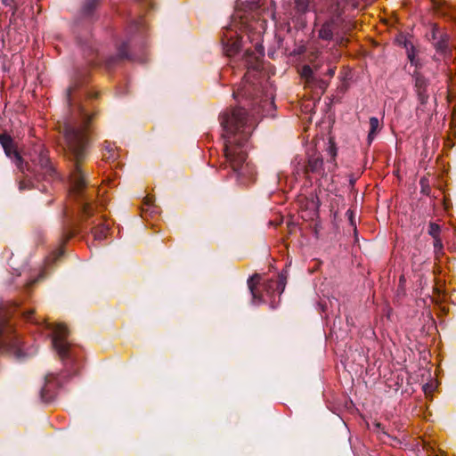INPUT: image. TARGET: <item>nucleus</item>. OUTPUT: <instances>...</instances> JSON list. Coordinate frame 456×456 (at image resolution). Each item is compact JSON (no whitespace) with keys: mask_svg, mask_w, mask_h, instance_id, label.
I'll use <instances>...</instances> for the list:
<instances>
[{"mask_svg":"<svg viewBox=\"0 0 456 456\" xmlns=\"http://www.w3.org/2000/svg\"><path fill=\"white\" fill-rule=\"evenodd\" d=\"M263 56L264 47L259 44L254 51H246L243 63L248 70L238 90L233 92L236 100H251V114L244 108H237L221 116L226 164L240 185H248L256 179L255 167L247 155V142L256 122L255 115L272 116L274 110L272 86L264 80L261 71Z\"/></svg>","mask_w":456,"mask_h":456,"instance_id":"1","label":"nucleus"},{"mask_svg":"<svg viewBox=\"0 0 456 456\" xmlns=\"http://www.w3.org/2000/svg\"><path fill=\"white\" fill-rule=\"evenodd\" d=\"M92 115L83 106H76L70 116L63 123V135L66 151L73 161L69 175L70 194L79 201V208L86 217L93 215L92 198L85 191V175L79 162L86 158L88 145L87 128Z\"/></svg>","mask_w":456,"mask_h":456,"instance_id":"2","label":"nucleus"},{"mask_svg":"<svg viewBox=\"0 0 456 456\" xmlns=\"http://www.w3.org/2000/svg\"><path fill=\"white\" fill-rule=\"evenodd\" d=\"M360 0H326L325 4L317 6L314 4L315 12V25H321L318 32L319 38L330 41L334 35L338 33L342 25V12L344 8L348 5L352 8L358 7Z\"/></svg>","mask_w":456,"mask_h":456,"instance_id":"3","label":"nucleus"},{"mask_svg":"<svg viewBox=\"0 0 456 456\" xmlns=\"http://www.w3.org/2000/svg\"><path fill=\"white\" fill-rule=\"evenodd\" d=\"M34 311H28L23 313L24 317L28 321L34 322L42 331H47L45 336L51 338L52 346L58 353L67 368H71L76 363L77 358V349L73 346L68 340L69 335L68 329L62 324H51L34 317Z\"/></svg>","mask_w":456,"mask_h":456,"instance_id":"4","label":"nucleus"},{"mask_svg":"<svg viewBox=\"0 0 456 456\" xmlns=\"http://www.w3.org/2000/svg\"><path fill=\"white\" fill-rule=\"evenodd\" d=\"M8 309L5 303H0V354H12L16 359H22L33 353H24L21 343L7 321Z\"/></svg>","mask_w":456,"mask_h":456,"instance_id":"5","label":"nucleus"},{"mask_svg":"<svg viewBox=\"0 0 456 456\" xmlns=\"http://www.w3.org/2000/svg\"><path fill=\"white\" fill-rule=\"evenodd\" d=\"M330 159L327 161L326 166L319 153H314L308 158L307 165L304 167V174L308 175L310 173L318 177H323L327 172H332L336 167L335 157L337 155L336 149L330 145L329 147Z\"/></svg>","mask_w":456,"mask_h":456,"instance_id":"6","label":"nucleus"},{"mask_svg":"<svg viewBox=\"0 0 456 456\" xmlns=\"http://www.w3.org/2000/svg\"><path fill=\"white\" fill-rule=\"evenodd\" d=\"M221 40L224 52L228 57H232L238 53L240 46V40L233 25H230L224 28Z\"/></svg>","mask_w":456,"mask_h":456,"instance_id":"7","label":"nucleus"},{"mask_svg":"<svg viewBox=\"0 0 456 456\" xmlns=\"http://www.w3.org/2000/svg\"><path fill=\"white\" fill-rule=\"evenodd\" d=\"M33 162L39 167L37 175H42L43 179L50 181L54 178L56 172L50 163L46 155L40 151L37 159H31Z\"/></svg>","mask_w":456,"mask_h":456,"instance_id":"8","label":"nucleus"},{"mask_svg":"<svg viewBox=\"0 0 456 456\" xmlns=\"http://www.w3.org/2000/svg\"><path fill=\"white\" fill-rule=\"evenodd\" d=\"M0 143L4 150L7 157L13 158L17 167L23 171L22 159L17 150L14 148L13 142L9 135L0 134Z\"/></svg>","mask_w":456,"mask_h":456,"instance_id":"9","label":"nucleus"},{"mask_svg":"<svg viewBox=\"0 0 456 456\" xmlns=\"http://www.w3.org/2000/svg\"><path fill=\"white\" fill-rule=\"evenodd\" d=\"M432 39L436 40L435 47L440 53H446L448 52V41L449 36L439 30L436 26H434L432 29Z\"/></svg>","mask_w":456,"mask_h":456,"instance_id":"10","label":"nucleus"},{"mask_svg":"<svg viewBox=\"0 0 456 456\" xmlns=\"http://www.w3.org/2000/svg\"><path fill=\"white\" fill-rule=\"evenodd\" d=\"M59 385V379L54 374H48L45 377V386L42 387L40 395L41 399L45 402L52 398V389Z\"/></svg>","mask_w":456,"mask_h":456,"instance_id":"11","label":"nucleus"},{"mask_svg":"<svg viewBox=\"0 0 456 456\" xmlns=\"http://www.w3.org/2000/svg\"><path fill=\"white\" fill-rule=\"evenodd\" d=\"M428 86L427 79L420 74L415 75V87L417 90L419 100L421 103H425L428 95L427 94L426 88Z\"/></svg>","mask_w":456,"mask_h":456,"instance_id":"12","label":"nucleus"},{"mask_svg":"<svg viewBox=\"0 0 456 456\" xmlns=\"http://www.w3.org/2000/svg\"><path fill=\"white\" fill-rule=\"evenodd\" d=\"M286 277L283 274L280 275L278 281H269L265 284V289L267 295H271L275 290L278 291L279 294H281L285 289Z\"/></svg>","mask_w":456,"mask_h":456,"instance_id":"13","label":"nucleus"},{"mask_svg":"<svg viewBox=\"0 0 456 456\" xmlns=\"http://www.w3.org/2000/svg\"><path fill=\"white\" fill-rule=\"evenodd\" d=\"M261 280V277L259 274L256 273L253 276H251L248 280V286L252 295V303L254 305H259L263 302L262 296L258 295L256 292V285L259 283Z\"/></svg>","mask_w":456,"mask_h":456,"instance_id":"14","label":"nucleus"},{"mask_svg":"<svg viewBox=\"0 0 456 456\" xmlns=\"http://www.w3.org/2000/svg\"><path fill=\"white\" fill-rule=\"evenodd\" d=\"M108 224H99L93 228L92 233L95 240H103L107 238L109 232Z\"/></svg>","mask_w":456,"mask_h":456,"instance_id":"15","label":"nucleus"},{"mask_svg":"<svg viewBox=\"0 0 456 456\" xmlns=\"http://www.w3.org/2000/svg\"><path fill=\"white\" fill-rule=\"evenodd\" d=\"M405 48H406V52H407V57H408L411 64L415 66L416 68L419 67L420 63L417 57V50L415 49L413 45L406 42Z\"/></svg>","mask_w":456,"mask_h":456,"instance_id":"16","label":"nucleus"},{"mask_svg":"<svg viewBox=\"0 0 456 456\" xmlns=\"http://www.w3.org/2000/svg\"><path fill=\"white\" fill-rule=\"evenodd\" d=\"M379 131V120L376 117H371L370 118V131L368 134V142L371 143L374 140L377 133Z\"/></svg>","mask_w":456,"mask_h":456,"instance_id":"17","label":"nucleus"},{"mask_svg":"<svg viewBox=\"0 0 456 456\" xmlns=\"http://www.w3.org/2000/svg\"><path fill=\"white\" fill-rule=\"evenodd\" d=\"M294 4L297 13L302 14L308 11L309 0H294Z\"/></svg>","mask_w":456,"mask_h":456,"instance_id":"18","label":"nucleus"},{"mask_svg":"<svg viewBox=\"0 0 456 456\" xmlns=\"http://www.w3.org/2000/svg\"><path fill=\"white\" fill-rule=\"evenodd\" d=\"M98 4V0H85L83 5V12L85 14H90L91 12L96 7Z\"/></svg>","mask_w":456,"mask_h":456,"instance_id":"19","label":"nucleus"},{"mask_svg":"<svg viewBox=\"0 0 456 456\" xmlns=\"http://www.w3.org/2000/svg\"><path fill=\"white\" fill-rule=\"evenodd\" d=\"M104 151L103 159L106 160L115 159L117 158V153L110 144L106 145Z\"/></svg>","mask_w":456,"mask_h":456,"instance_id":"20","label":"nucleus"},{"mask_svg":"<svg viewBox=\"0 0 456 456\" xmlns=\"http://www.w3.org/2000/svg\"><path fill=\"white\" fill-rule=\"evenodd\" d=\"M434 252L436 256L438 258L441 255H443V242L442 240L439 239H434Z\"/></svg>","mask_w":456,"mask_h":456,"instance_id":"21","label":"nucleus"},{"mask_svg":"<svg viewBox=\"0 0 456 456\" xmlns=\"http://www.w3.org/2000/svg\"><path fill=\"white\" fill-rule=\"evenodd\" d=\"M440 226L435 223H430L428 227V233L434 239H439Z\"/></svg>","mask_w":456,"mask_h":456,"instance_id":"22","label":"nucleus"},{"mask_svg":"<svg viewBox=\"0 0 456 456\" xmlns=\"http://www.w3.org/2000/svg\"><path fill=\"white\" fill-rule=\"evenodd\" d=\"M301 76L305 77L307 82H310V80L313 78L314 72L309 66L305 65L302 68Z\"/></svg>","mask_w":456,"mask_h":456,"instance_id":"23","label":"nucleus"},{"mask_svg":"<svg viewBox=\"0 0 456 456\" xmlns=\"http://www.w3.org/2000/svg\"><path fill=\"white\" fill-rule=\"evenodd\" d=\"M118 57L128 58V54L126 52V44L124 43L118 47Z\"/></svg>","mask_w":456,"mask_h":456,"instance_id":"24","label":"nucleus"},{"mask_svg":"<svg viewBox=\"0 0 456 456\" xmlns=\"http://www.w3.org/2000/svg\"><path fill=\"white\" fill-rule=\"evenodd\" d=\"M432 390H433V387H432V385L425 384V385L423 386V391H424V393H425L426 395L430 394V393L432 392Z\"/></svg>","mask_w":456,"mask_h":456,"instance_id":"25","label":"nucleus"},{"mask_svg":"<svg viewBox=\"0 0 456 456\" xmlns=\"http://www.w3.org/2000/svg\"><path fill=\"white\" fill-rule=\"evenodd\" d=\"M73 91H74V88L72 86L69 87V89H68V101L69 102H71V95H72Z\"/></svg>","mask_w":456,"mask_h":456,"instance_id":"26","label":"nucleus"},{"mask_svg":"<svg viewBox=\"0 0 456 456\" xmlns=\"http://www.w3.org/2000/svg\"><path fill=\"white\" fill-rule=\"evenodd\" d=\"M334 74H335V69H329L328 75L332 77Z\"/></svg>","mask_w":456,"mask_h":456,"instance_id":"27","label":"nucleus"},{"mask_svg":"<svg viewBox=\"0 0 456 456\" xmlns=\"http://www.w3.org/2000/svg\"><path fill=\"white\" fill-rule=\"evenodd\" d=\"M26 183L25 182H20V190H23L26 188Z\"/></svg>","mask_w":456,"mask_h":456,"instance_id":"28","label":"nucleus"},{"mask_svg":"<svg viewBox=\"0 0 456 456\" xmlns=\"http://www.w3.org/2000/svg\"><path fill=\"white\" fill-rule=\"evenodd\" d=\"M346 214L348 215L349 219L351 220V223H353V220H352V215H353V213H352L350 210H348V211L346 212Z\"/></svg>","mask_w":456,"mask_h":456,"instance_id":"29","label":"nucleus"},{"mask_svg":"<svg viewBox=\"0 0 456 456\" xmlns=\"http://www.w3.org/2000/svg\"><path fill=\"white\" fill-rule=\"evenodd\" d=\"M432 1L434 2V4H435L436 5L440 4V3H439V1H438V0H432Z\"/></svg>","mask_w":456,"mask_h":456,"instance_id":"30","label":"nucleus"},{"mask_svg":"<svg viewBox=\"0 0 456 456\" xmlns=\"http://www.w3.org/2000/svg\"><path fill=\"white\" fill-rule=\"evenodd\" d=\"M146 204L150 206V204H151V200L150 199H147Z\"/></svg>","mask_w":456,"mask_h":456,"instance_id":"31","label":"nucleus"},{"mask_svg":"<svg viewBox=\"0 0 456 456\" xmlns=\"http://www.w3.org/2000/svg\"><path fill=\"white\" fill-rule=\"evenodd\" d=\"M4 4H7V0H2Z\"/></svg>","mask_w":456,"mask_h":456,"instance_id":"32","label":"nucleus"},{"mask_svg":"<svg viewBox=\"0 0 456 456\" xmlns=\"http://www.w3.org/2000/svg\"><path fill=\"white\" fill-rule=\"evenodd\" d=\"M69 237H72V233L69 234L66 240H68Z\"/></svg>","mask_w":456,"mask_h":456,"instance_id":"33","label":"nucleus"},{"mask_svg":"<svg viewBox=\"0 0 456 456\" xmlns=\"http://www.w3.org/2000/svg\"><path fill=\"white\" fill-rule=\"evenodd\" d=\"M59 129H61L63 131V126H59Z\"/></svg>","mask_w":456,"mask_h":456,"instance_id":"34","label":"nucleus"}]
</instances>
